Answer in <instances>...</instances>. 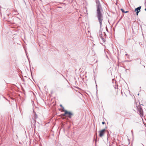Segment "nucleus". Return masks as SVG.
Wrapping results in <instances>:
<instances>
[{
	"label": "nucleus",
	"mask_w": 146,
	"mask_h": 146,
	"mask_svg": "<svg viewBox=\"0 0 146 146\" xmlns=\"http://www.w3.org/2000/svg\"><path fill=\"white\" fill-rule=\"evenodd\" d=\"M96 14L98 21L99 22L100 27L102 26L103 17V10L101 5L98 0H96Z\"/></svg>",
	"instance_id": "f257e3e1"
},
{
	"label": "nucleus",
	"mask_w": 146,
	"mask_h": 146,
	"mask_svg": "<svg viewBox=\"0 0 146 146\" xmlns=\"http://www.w3.org/2000/svg\"><path fill=\"white\" fill-rule=\"evenodd\" d=\"M63 111L64 112H65V114H66V115H68V116L70 118H71L72 117L71 115H73V114L70 111H68L66 110H63Z\"/></svg>",
	"instance_id": "f03ea898"
},
{
	"label": "nucleus",
	"mask_w": 146,
	"mask_h": 146,
	"mask_svg": "<svg viewBox=\"0 0 146 146\" xmlns=\"http://www.w3.org/2000/svg\"><path fill=\"white\" fill-rule=\"evenodd\" d=\"M105 129H103L99 131V136L100 137H102L103 136L105 133Z\"/></svg>",
	"instance_id": "7ed1b4c3"
},
{
	"label": "nucleus",
	"mask_w": 146,
	"mask_h": 146,
	"mask_svg": "<svg viewBox=\"0 0 146 146\" xmlns=\"http://www.w3.org/2000/svg\"><path fill=\"white\" fill-rule=\"evenodd\" d=\"M138 112L139 113L140 115L141 116H143V111L142 109L139 107V108H138Z\"/></svg>",
	"instance_id": "20e7f679"
},
{
	"label": "nucleus",
	"mask_w": 146,
	"mask_h": 146,
	"mask_svg": "<svg viewBox=\"0 0 146 146\" xmlns=\"http://www.w3.org/2000/svg\"><path fill=\"white\" fill-rule=\"evenodd\" d=\"M141 8V6H139L137 8L135 9V11L136 12L137 15H138V13L140 11V9Z\"/></svg>",
	"instance_id": "39448f33"
},
{
	"label": "nucleus",
	"mask_w": 146,
	"mask_h": 146,
	"mask_svg": "<svg viewBox=\"0 0 146 146\" xmlns=\"http://www.w3.org/2000/svg\"><path fill=\"white\" fill-rule=\"evenodd\" d=\"M99 37L101 39V42H105V40L104 39V37L103 36H100Z\"/></svg>",
	"instance_id": "423d86ee"
},
{
	"label": "nucleus",
	"mask_w": 146,
	"mask_h": 146,
	"mask_svg": "<svg viewBox=\"0 0 146 146\" xmlns=\"http://www.w3.org/2000/svg\"><path fill=\"white\" fill-rule=\"evenodd\" d=\"M101 36H102V31L100 30L99 32V36L100 37Z\"/></svg>",
	"instance_id": "0eeeda50"
},
{
	"label": "nucleus",
	"mask_w": 146,
	"mask_h": 146,
	"mask_svg": "<svg viewBox=\"0 0 146 146\" xmlns=\"http://www.w3.org/2000/svg\"><path fill=\"white\" fill-rule=\"evenodd\" d=\"M121 11L122 13H127L128 12V11H127L125 12L124 10L122 9H121Z\"/></svg>",
	"instance_id": "6e6552de"
},
{
	"label": "nucleus",
	"mask_w": 146,
	"mask_h": 146,
	"mask_svg": "<svg viewBox=\"0 0 146 146\" xmlns=\"http://www.w3.org/2000/svg\"><path fill=\"white\" fill-rule=\"evenodd\" d=\"M66 115V114H65V112L64 113L62 114L61 115L62 116H65Z\"/></svg>",
	"instance_id": "1a4fd4ad"
},
{
	"label": "nucleus",
	"mask_w": 146,
	"mask_h": 146,
	"mask_svg": "<svg viewBox=\"0 0 146 146\" xmlns=\"http://www.w3.org/2000/svg\"><path fill=\"white\" fill-rule=\"evenodd\" d=\"M62 111H63V110H65L64 109V107H62Z\"/></svg>",
	"instance_id": "9d476101"
},
{
	"label": "nucleus",
	"mask_w": 146,
	"mask_h": 146,
	"mask_svg": "<svg viewBox=\"0 0 146 146\" xmlns=\"http://www.w3.org/2000/svg\"><path fill=\"white\" fill-rule=\"evenodd\" d=\"M105 122H102V124H105Z\"/></svg>",
	"instance_id": "9b49d317"
},
{
	"label": "nucleus",
	"mask_w": 146,
	"mask_h": 146,
	"mask_svg": "<svg viewBox=\"0 0 146 146\" xmlns=\"http://www.w3.org/2000/svg\"><path fill=\"white\" fill-rule=\"evenodd\" d=\"M60 106L61 107H62H62H63V106H62V105H60Z\"/></svg>",
	"instance_id": "f8f14e48"
},
{
	"label": "nucleus",
	"mask_w": 146,
	"mask_h": 146,
	"mask_svg": "<svg viewBox=\"0 0 146 146\" xmlns=\"http://www.w3.org/2000/svg\"><path fill=\"white\" fill-rule=\"evenodd\" d=\"M131 133H132V134H133V131L132 130L131 131Z\"/></svg>",
	"instance_id": "ddd939ff"
},
{
	"label": "nucleus",
	"mask_w": 146,
	"mask_h": 146,
	"mask_svg": "<svg viewBox=\"0 0 146 146\" xmlns=\"http://www.w3.org/2000/svg\"><path fill=\"white\" fill-rule=\"evenodd\" d=\"M145 11H146V8H145Z\"/></svg>",
	"instance_id": "4468645a"
},
{
	"label": "nucleus",
	"mask_w": 146,
	"mask_h": 146,
	"mask_svg": "<svg viewBox=\"0 0 146 146\" xmlns=\"http://www.w3.org/2000/svg\"><path fill=\"white\" fill-rule=\"evenodd\" d=\"M104 33L105 34V33L104 32Z\"/></svg>",
	"instance_id": "2eb2a0df"
},
{
	"label": "nucleus",
	"mask_w": 146,
	"mask_h": 146,
	"mask_svg": "<svg viewBox=\"0 0 146 146\" xmlns=\"http://www.w3.org/2000/svg\"><path fill=\"white\" fill-rule=\"evenodd\" d=\"M139 95V94H138V95Z\"/></svg>",
	"instance_id": "dca6fc26"
}]
</instances>
